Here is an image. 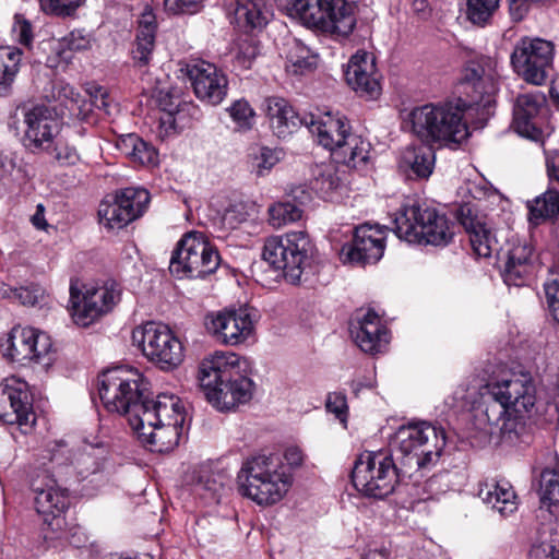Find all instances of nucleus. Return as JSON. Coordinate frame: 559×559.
<instances>
[{"mask_svg":"<svg viewBox=\"0 0 559 559\" xmlns=\"http://www.w3.org/2000/svg\"><path fill=\"white\" fill-rule=\"evenodd\" d=\"M497 62L486 56L468 61L460 83L461 92L468 98L429 103L415 107L409 114L413 133L426 144H460L468 136L464 119L467 108L481 107L489 114L495 103Z\"/></svg>","mask_w":559,"mask_h":559,"instance_id":"obj_1","label":"nucleus"},{"mask_svg":"<svg viewBox=\"0 0 559 559\" xmlns=\"http://www.w3.org/2000/svg\"><path fill=\"white\" fill-rule=\"evenodd\" d=\"M250 362L234 353H215L199 366L198 381L206 400L218 411L235 409L248 403L254 382L249 377Z\"/></svg>","mask_w":559,"mask_h":559,"instance_id":"obj_2","label":"nucleus"},{"mask_svg":"<svg viewBox=\"0 0 559 559\" xmlns=\"http://www.w3.org/2000/svg\"><path fill=\"white\" fill-rule=\"evenodd\" d=\"M183 423L180 400L163 393L155 397V403L141 417L133 415L131 428L150 451L166 453L178 445Z\"/></svg>","mask_w":559,"mask_h":559,"instance_id":"obj_3","label":"nucleus"},{"mask_svg":"<svg viewBox=\"0 0 559 559\" xmlns=\"http://www.w3.org/2000/svg\"><path fill=\"white\" fill-rule=\"evenodd\" d=\"M394 233L408 243L445 247L452 242L456 224L425 202L407 199L394 214Z\"/></svg>","mask_w":559,"mask_h":559,"instance_id":"obj_4","label":"nucleus"},{"mask_svg":"<svg viewBox=\"0 0 559 559\" xmlns=\"http://www.w3.org/2000/svg\"><path fill=\"white\" fill-rule=\"evenodd\" d=\"M98 394L104 407L126 416L130 426L133 415L141 416L155 403L142 373L126 366L107 369L98 377Z\"/></svg>","mask_w":559,"mask_h":559,"instance_id":"obj_5","label":"nucleus"},{"mask_svg":"<svg viewBox=\"0 0 559 559\" xmlns=\"http://www.w3.org/2000/svg\"><path fill=\"white\" fill-rule=\"evenodd\" d=\"M445 444V430L428 421L401 426L391 443L405 473L436 465Z\"/></svg>","mask_w":559,"mask_h":559,"instance_id":"obj_6","label":"nucleus"},{"mask_svg":"<svg viewBox=\"0 0 559 559\" xmlns=\"http://www.w3.org/2000/svg\"><path fill=\"white\" fill-rule=\"evenodd\" d=\"M239 490L259 506L283 499L290 487L289 476L276 454H258L247 459L238 473Z\"/></svg>","mask_w":559,"mask_h":559,"instance_id":"obj_7","label":"nucleus"},{"mask_svg":"<svg viewBox=\"0 0 559 559\" xmlns=\"http://www.w3.org/2000/svg\"><path fill=\"white\" fill-rule=\"evenodd\" d=\"M305 126L317 136L324 148L332 152L337 162L349 167L365 165L369 159L370 143L350 132L348 119L340 114L322 117L306 115Z\"/></svg>","mask_w":559,"mask_h":559,"instance_id":"obj_8","label":"nucleus"},{"mask_svg":"<svg viewBox=\"0 0 559 559\" xmlns=\"http://www.w3.org/2000/svg\"><path fill=\"white\" fill-rule=\"evenodd\" d=\"M484 415L489 425L506 420L513 411L531 413L536 403L535 382L528 372H509L486 385Z\"/></svg>","mask_w":559,"mask_h":559,"instance_id":"obj_9","label":"nucleus"},{"mask_svg":"<svg viewBox=\"0 0 559 559\" xmlns=\"http://www.w3.org/2000/svg\"><path fill=\"white\" fill-rule=\"evenodd\" d=\"M358 0H281L282 9L305 25L348 36L356 24Z\"/></svg>","mask_w":559,"mask_h":559,"instance_id":"obj_10","label":"nucleus"},{"mask_svg":"<svg viewBox=\"0 0 559 559\" xmlns=\"http://www.w3.org/2000/svg\"><path fill=\"white\" fill-rule=\"evenodd\" d=\"M313 245L305 231H290L266 239L263 260L290 284L301 282L305 270L310 265Z\"/></svg>","mask_w":559,"mask_h":559,"instance_id":"obj_11","label":"nucleus"},{"mask_svg":"<svg viewBox=\"0 0 559 559\" xmlns=\"http://www.w3.org/2000/svg\"><path fill=\"white\" fill-rule=\"evenodd\" d=\"M403 468H399L388 451H367L355 461L352 471L354 487L366 497L384 499L393 493Z\"/></svg>","mask_w":559,"mask_h":559,"instance_id":"obj_12","label":"nucleus"},{"mask_svg":"<svg viewBox=\"0 0 559 559\" xmlns=\"http://www.w3.org/2000/svg\"><path fill=\"white\" fill-rule=\"evenodd\" d=\"M221 263L217 249L200 231L185 234L177 242L169 271L178 278H203L213 274Z\"/></svg>","mask_w":559,"mask_h":559,"instance_id":"obj_13","label":"nucleus"},{"mask_svg":"<svg viewBox=\"0 0 559 559\" xmlns=\"http://www.w3.org/2000/svg\"><path fill=\"white\" fill-rule=\"evenodd\" d=\"M132 340L143 355L162 370H173L183 361V345L165 324L146 322L132 332Z\"/></svg>","mask_w":559,"mask_h":559,"instance_id":"obj_14","label":"nucleus"},{"mask_svg":"<svg viewBox=\"0 0 559 559\" xmlns=\"http://www.w3.org/2000/svg\"><path fill=\"white\" fill-rule=\"evenodd\" d=\"M31 489L35 509L44 524L53 533L61 531L66 524L62 515L69 507V498L67 490L59 486L55 472L48 467L38 468L32 475Z\"/></svg>","mask_w":559,"mask_h":559,"instance_id":"obj_15","label":"nucleus"},{"mask_svg":"<svg viewBox=\"0 0 559 559\" xmlns=\"http://www.w3.org/2000/svg\"><path fill=\"white\" fill-rule=\"evenodd\" d=\"M554 63L552 43L540 38H522L511 55L514 72L526 83L543 85Z\"/></svg>","mask_w":559,"mask_h":559,"instance_id":"obj_16","label":"nucleus"},{"mask_svg":"<svg viewBox=\"0 0 559 559\" xmlns=\"http://www.w3.org/2000/svg\"><path fill=\"white\" fill-rule=\"evenodd\" d=\"M52 343L50 337L34 328L14 326L7 337L0 341L2 355L14 362L34 361L49 366L52 361Z\"/></svg>","mask_w":559,"mask_h":559,"instance_id":"obj_17","label":"nucleus"},{"mask_svg":"<svg viewBox=\"0 0 559 559\" xmlns=\"http://www.w3.org/2000/svg\"><path fill=\"white\" fill-rule=\"evenodd\" d=\"M255 314L249 307L230 308L209 312L204 325L218 343L237 346L246 343L254 332Z\"/></svg>","mask_w":559,"mask_h":559,"instance_id":"obj_18","label":"nucleus"},{"mask_svg":"<svg viewBox=\"0 0 559 559\" xmlns=\"http://www.w3.org/2000/svg\"><path fill=\"white\" fill-rule=\"evenodd\" d=\"M148 202L150 193L143 188L122 189L111 202L106 200L99 204V223L108 229H121L140 217Z\"/></svg>","mask_w":559,"mask_h":559,"instance_id":"obj_19","label":"nucleus"},{"mask_svg":"<svg viewBox=\"0 0 559 559\" xmlns=\"http://www.w3.org/2000/svg\"><path fill=\"white\" fill-rule=\"evenodd\" d=\"M24 123L23 144L32 152H48L60 132L61 121L57 110L46 105L23 106L21 108Z\"/></svg>","mask_w":559,"mask_h":559,"instance_id":"obj_20","label":"nucleus"},{"mask_svg":"<svg viewBox=\"0 0 559 559\" xmlns=\"http://www.w3.org/2000/svg\"><path fill=\"white\" fill-rule=\"evenodd\" d=\"M119 299L116 284L100 287H90L80 294L73 286L70 287L71 316L75 324L88 326L103 314L109 312Z\"/></svg>","mask_w":559,"mask_h":559,"instance_id":"obj_21","label":"nucleus"},{"mask_svg":"<svg viewBox=\"0 0 559 559\" xmlns=\"http://www.w3.org/2000/svg\"><path fill=\"white\" fill-rule=\"evenodd\" d=\"M190 81L195 96L210 105H218L227 95L228 80L215 64L204 60H193L180 68Z\"/></svg>","mask_w":559,"mask_h":559,"instance_id":"obj_22","label":"nucleus"},{"mask_svg":"<svg viewBox=\"0 0 559 559\" xmlns=\"http://www.w3.org/2000/svg\"><path fill=\"white\" fill-rule=\"evenodd\" d=\"M549 108L540 92L520 94L513 105L514 130L522 136L538 141L547 126Z\"/></svg>","mask_w":559,"mask_h":559,"instance_id":"obj_23","label":"nucleus"},{"mask_svg":"<svg viewBox=\"0 0 559 559\" xmlns=\"http://www.w3.org/2000/svg\"><path fill=\"white\" fill-rule=\"evenodd\" d=\"M0 421L19 426L35 423L32 396L25 381L11 378L0 383Z\"/></svg>","mask_w":559,"mask_h":559,"instance_id":"obj_24","label":"nucleus"},{"mask_svg":"<svg viewBox=\"0 0 559 559\" xmlns=\"http://www.w3.org/2000/svg\"><path fill=\"white\" fill-rule=\"evenodd\" d=\"M384 230L379 226L364 224L356 227L350 245H344L341 251L345 261L356 263H376L384 252Z\"/></svg>","mask_w":559,"mask_h":559,"instance_id":"obj_25","label":"nucleus"},{"mask_svg":"<svg viewBox=\"0 0 559 559\" xmlns=\"http://www.w3.org/2000/svg\"><path fill=\"white\" fill-rule=\"evenodd\" d=\"M535 250L526 241L513 243L507 253V259L501 272L503 282L508 286L521 287L527 284L535 272Z\"/></svg>","mask_w":559,"mask_h":559,"instance_id":"obj_26","label":"nucleus"},{"mask_svg":"<svg viewBox=\"0 0 559 559\" xmlns=\"http://www.w3.org/2000/svg\"><path fill=\"white\" fill-rule=\"evenodd\" d=\"M347 84L361 96L376 97L380 93V83L376 73L374 58L364 51L355 53L344 72Z\"/></svg>","mask_w":559,"mask_h":559,"instance_id":"obj_27","label":"nucleus"},{"mask_svg":"<svg viewBox=\"0 0 559 559\" xmlns=\"http://www.w3.org/2000/svg\"><path fill=\"white\" fill-rule=\"evenodd\" d=\"M223 7L230 22L246 32L263 28L271 16L266 0H223Z\"/></svg>","mask_w":559,"mask_h":559,"instance_id":"obj_28","label":"nucleus"},{"mask_svg":"<svg viewBox=\"0 0 559 559\" xmlns=\"http://www.w3.org/2000/svg\"><path fill=\"white\" fill-rule=\"evenodd\" d=\"M263 110L273 133L280 139H285L305 124L306 116L300 117L283 97H266L263 102Z\"/></svg>","mask_w":559,"mask_h":559,"instance_id":"obj_29","label":"nucleus"},{"mask_svg":"<svg viewBox=\"0 0 559 559\" xmlns=\"http://www.w3.org/2000/svg\"><path fill=\"white\" fill-rule=\"evenodd\" d=\"M349 330L355 343L365 353L376 354L380 352L381 343L386 342L385 328L373 310H368L361 318L352 321Z\"/></svg>","mask_w":559,"mask_h":559,"instance_id":"obj_30","label":"nucleus"},{"mask_svg":"<svg viewBox=\"0 0 559 559\" xmlns=\"http://www.w3.org/2000/svg\"><path fill=\"white\" fill-rule=\"evenodd\" d=\"M157 22L151 9L146 8L139 17L133 47L132 60L138 67L150 63L156 40Z\"/></svg>","mask_w":559,"mask_h":559,"instance_id":"obj_31","label":"nucleus"},{"mask_svg":"<svg viewBox=\"0 0 559 559\" xmlns=\"http://www.w3.org/2000/svg\"><path fill=\"white\" fill-rule=\"evenodd\" d=\"M478 497L503 518L518 510V497L509 481L488 479L480 483Z\"/></svg>","mask_w":559,"mask_h":559,"instance_id":"obj_32","label":"nucleus"},{"mask_svg":"<svg viewBox=\"0 0 559 559\" xmlns=\"http://www.w3.org/2000/svg\"><path fill=\"white\" fill-rule=\"evenodd\" d=\"M227 480V475L222 471H214L210 466H200L192 473L191 485L195 495L212 504L219 503Z\"/></svg>","mask_w":559,"mask_h":559,"instance_id":"obj_33","label":"nucleus"},{"mask_svg":"<svg viewBox=\"0 0 559 559\" xmlns=\"http://www.w3.org/2000/svg\"><path fill=\"white\" fill-rule=\"evenodd\" d=\"M462 225L469 236L474 253L480 258H489L497 250L498 241L486 223L473 216L462 218Z\"/></svg>","mask_w":559,"mask_h":559,"instance_id":"obj_34","label":"nucleus"},{"mask_svg":"<svg viewBox=\"0 0 559 559\" xmlns=\"http://www.w3.org/2000/svg\"><path fill=\"white\" fill-rule=\"evenodd\" d=\"M117 147L132 163L140 166L150 167L158 163L156 148L134 133L121 136L117 143Z\"/></svg>","mask_w":559,"mask_h":559,"instance_id":"obj_35","label":"nucleus"},{"mask_svg":"<svg viewBox=\"0 0 559 559\" xmlns=\"http://www.w3.org/2000/svg\"><path fill=\"white\" fill-rule=\"evenodd\" d=\"M432 144L407 147L402 155L401 166L409 169L417 178H428L435 166Z\"/></svg>","mask_w":559,"mask_h":559,"instance_id":"obj_36","label":"nucleus"},{"mask_svg":"<svg viewBox=\"0 0 559 559\" xmlns=\"http://www.w3.org/2000/svg\"><path fill=\"white\" fill-rule=\"evenodd\" d=\"M22 55V50L16 47L0 46V97H7L12 93Z\"/></svg>","mask_w":559,"mask_h":559,"instance_id":"obj_37","label":"nucleus"},{"mask_svg":"<svg viewBox=\"0 0 559 559\" xmlns=\"http://www.w3.org/2000/svg\"><path fill=\"white\" fill-rule=\"evenodd\" d=\"M528 221L533 225H539L545 221L559 215V192L547 190L527 202Z\"/></svg>","mask_w":559,"mask_h":559,"instance_id":"obj_38","label":"nucleus"},{"mask_svg":"<svg viewBox=\"0 0 559 559\" xmlns=\"http://www.w3.org/2000/svg\"><path fill=\"white\" fill-rule=\"evenodd\" d=\"M317 66V58L302 43L295 39L287 53L286 70L293 74H305Z\"/></svg>","mask_w":559,"mask_h":559,"instance_id":"obj_39","label":"nucleus"},{"mask_svg":"<svg viewBox=\"0 0 559 559\" xmlns=\"http://www.w3.org/2000/svg\"><path fill=\"white\" fill-rule=\"evenodd\" d=\"M156 103L159 109L166 115L165 118H162L164 123H170L174 129L182 128L185 126L183 116L186 111L191 108V105L181 104L178 98L174 97L166 91H158Z\"/></svg>","mask_w":559,"mask_h":559,"instance_id":"obj_40","label":"nucleus"},{"mask_svg":"<svg viewBox=\"0 0 559 559\" xmlns=\"http://www.w3.org/2000/svg\"><path fill=\"white\" fill-rule=\"evenodd\" d=\"M336 168L332 164H319L312 168L311 189L322 197L336 190L340 186Z\"/></svg>","mask_w":559,"mask_h":559,"instance_id":"obj_41","label":"nucleus"},{"mask_svg":"<svg viewBox=\"0 0 559 559\" xmlns=\"http://www.w3.org/2000/svg\"><path fill=\"white\" fill-rule=\"evenodd\" d=\"M538 493L543 507L550 508L559 503V465L542 472Z\"/></svg>","mask_w":559,"mask_h":559,"instance_id":"obj_42","label":"nucleus"},{"mask_svg":"<svg viewBox=\"0 0 559 559\" xmlns=\"http://www.w3.org/2000/svg\"><path fill=\"white\" fill-rule=\"evenodd\" d=\"M108 455V447L103 443H88L83 448L78 462L83 465L81 473L95 474L99 472Z\"/></svg>","mask_w":559,"mask_h":559,"instance_id":"obj_43","label":"nucleus"},{"mask_svg":"<svg viewBox=\"0 0 559 559\" xmlns=\"http://www.w3.org/2000/svg\"><path fill=\"white\" fill-rule=\"evenodd\" d=\"M302 213L304 210L290 200L278 202L269 209L270 223L273 227L280 228L299 221L302 217Z\"/></svg>","mask_w":559,"mask_h":559,"instance_id":"obj_44","label":"nucleus"},{"mask_svg":"<svg viewBox=\"0 0 559 559\" xmlns=\"http://www.w3.org/2000/svg\"><path fill=\"white\" fill-rule=\"evenodd\" d=\"M500 0H467L466 14L473 24L485 25L499 8Z\"/></svg>","mask_w":559,"mask_h":559,"instance_id":"obj_45","label":"nucleus"},{"mask_svg":"<svg viewBox=\"0 0 559 559\" xmlns=\"http://www.w3.org/2000/svg\"><path fill=\"white\" fill-rule=\"evenodd\" d=\"M278 160L277 152L266 146L259 147L250 154L251 170L255 173L257 176L266 175Z\"/></svg>","mask_w":559,"mask_h":559,"instance_id":"obj_46","label":"nucleus"},{"mask_svg":"<svg viewBox=\"0 0 559 559\" xmlns=\"http://www.w3.org/2000/svg\"><path fill=\"white\" fill-rule=\"evenodd\" d=\"M228 111L238 131H247L253 127L255 114L247 100L238 99L234 102Z\"/></svg>","mask_w":559,"mask_h":559,"instance_id":"obj_47","label":"nucleus"},{"mask_svg":"<svg viewBox=\"0 0 559 559\" xmlns=\"http://www.w3.org/2000/svg\"><path fill=\"white\" fill-rule=\"evenodd\" d=\"M84 0H39L44 12L57 16H70Z\"/></svg>","mask_w":559,"mask_h":559,"instance_id":"obj_48","label":"nucleus"},{"mask_svg":"<svg viewBox=\"0 0 559 559\" xmlns=\"http://www.w3.org/2000/svg\"><path fill=\"white\" fill-rule=\"evenodd\" d=\"M67 107L79 119L87 120L94 108L106 110L108 102L103 96H96V99H87L85 96H81V102H76L74 105H67Z\"/></svg>","mask_w":559,"mask_h":559,"instance_id":"obj_49","label":"nucleus"},{"mask_svg":"<svg viewBox=\"0 0 559 559\" xmlns=\"http://www.w3.org/2000/svg\"><path fill=\"white\" fill-rule=\"evenodd\" d=\"M533 556L535 559H559V533H551L548 540L535 547Z\"/></svg>","mask_w":559,"mask_h":559,"instance_id":"obj_50","label":"nucleus"},{"mask_svg":"<svg viewBox=\"0 0 559 559\" xmlns=\"http://www.w3.org/2000/svg\"><path fill=\"white\" fill-rule=\"evenodd\" d=\"M13 33L21 45L25 47L32 46L34 39L33 26L31 22L21 14L14 16Z\"/></svg>","mask_w":559,"mask_h":559,"instance_id":"obj_51","label":"nucleus"},{"mask_svg":"<svg viewBox=\"0 0 559 559\" xmlns=\"http://www.w3.org/2000/svg\"><path fill=\"white\" fill-rule=\"evenodd\" d=\"M248 218V212L246 211V206L243 203H235L226 209L223 215V224L230 228H237L241 223L246 222Z\"/></svg>","mask_w":559,"mask_h":559,"instance_id":"obj_52","label":"nucleus"},{"mask_svg":"<svg viewBox=\"0 0 559 559\" xmlns=\"http://www.w3.org/2000/svg\"><path fill=\"white\" fill-rule=\"evenodd\" d=\"M43 297V290L37 285L16 287L14 300L23 306L34 307L39 302Z\"/></svg>","mask_w":559,"mask_h":559,"instance_id":"obj_53","label":"nucleus"},{"mask_svg":"<svg viewBox=\"0 0 559 559\" xmlns=\"http://www.w3.org/2000/svg\"><path fill=\"white\" fill-rule=\"evenodd\" d=\"M326 409L333 413L340 420H345L348 412L346 395L342 392L329 393Z\"/></svg>","mask_w":559,"mask_h":559,"instance_id":"obj_54","label":"nucleus"},{"mask_svg":"<svg viewBox=\"0 0 559 559\" xmlns=\"http://www.w3.org/2000/svg\"><path fill=\"white\" fill-rule=\"evenodd\" d=\"M52 147L56 152L55 158L61 165H75L80 160V155L74 146L55 142Z\"/></svg>","mask_w":559,"mask_h":559,"instance_id":"obj_55","label":"nucleus"},{"mask_svg":"<svg viewBox=\"0 0 559 559\" xmlns=\"http://www.w3.org/2000/svg\"><path fill=\"white\" fill-rule=\"evenodd\" d=\"M509 9V14L514 22L522 21L527 14L532 4L543 3L546 0H506Z\"/></svg>","mask_w":559,"mask_h":559,"instance_id":"obj_56","label":"nucleus"},{"mask_svg":"<svg viewBox=\"0 0 559 559\" xmlns=\"http://www.w3.org/2000/svg\"><path fill=\"white\" fill-rule=\"evenodd\" d=\"M200 2L201 0H165V7L173 14H191L198 11Z\"/></svg>","mask_w":559,"mask_h":559,"instance_id":"obj_57","label":"nucleus"},{"mask_svg":"<svg viewBox=\"0 0 559 559\" xmlns=\"http://www.w3.org/2000/svg\"><path fill=\"white\" fill-rule=\"evenodd\" d=\"M15 167V154L0 151V189L5 186Z\"/></svg>","mask_w":559,"mask_h":559,"instance_id":"obj_58","label":"nucleus"},{"mask_svg":"<svg viewBox=\"0 0 559 559\" xmlns=\"http://www.w3.org/2000/svg\"><path fill=\"white\" fill-rule=\"evenodd\" d=\"M63 43L68 49L73 51L85 50L90 47V38L76 31L71 32L67 37H64Z\"/></svg>","mask_w":559,"mask_h":559,"instance_id":"obj_59","label":"nucleus"},{"mask_svg":"<svg viewBox=\"0 0 559 559\" xmlns=\"http://www.w3.org/2000/svg\"><path fill=\"white\" fill-rule=\"evenodd\" d=\"M288 198V200H290L293 203L298 204L302 209V205L307 204L310 201L311 195L302 187H297L290 191Z\"/></svg>","mask_w":559,"mask_h":559,"instance_id":"obj_60","label":"nucleus"},{"mask_svg":"<svg viewBox=\"0 0 559 559\" xmlns=\"http://www.w3.org/2000/svg\"><path fill=\"white\" fill-rule=\"evenodd\" d=\"M285 460L290 466L298 467L304 462V454L300 449L290 447L285 451Z\"/></svg>","mask_w":559,"mask_h":559,"instance_id":"obj_61","label":"nucleus"},{"mask_svg":"<svg viewBox=\"0 0 559 559\" xmlns=\"http://www.w3.org/2000/svg\"><path fill=\"white\" fill-rule=\"evenodd\" d=\"M547 170L550 180L559 185V152L547 159Z\"/></svg>","mask_w":559,"mask_h":559,"instance_id":"obj_62","label":"nucleus"},{"mask_svg":"<svg viewBox=\"0 0 559 559\" xmlns=\"http://www.w3.org/2000/svg\"><path fill=\"white\" fill-rule=\"evenodd\" d=\"M31 222L37 229H46L47 222L45 219V207L43 204L36 206V212L32 215Z\"/></svg>","mask_w":559,"mask_h":559,"instance_id":"obj_63","label":"nucleus"},{"mask_svg":"<svg viewBox=\"0 0 559 559\" xmlns=\"http://www.w3.org/2000/svg\"><path fill=\"white\" fill-rule=\"evenodd\" d=\"M59 96H63L69 99L70 105H74L76 102H81V94L78 93L74 87L69 84L62 85L59 91Z\"/></svg>","mask_w":559,"mask_h":559,"instance_id":"obj_64","label":"nucleus"}]
</instances>
